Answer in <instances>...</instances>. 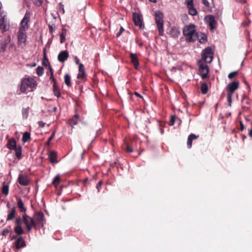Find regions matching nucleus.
<instances>
[{
  "label": "nucleus",
  "mask_w": 252,
  "mask_h": 252,
  "mask_svg": "<svg viewBox=\"0 0 252 252\" xmlns=\"http://www.w3.org/2000/svg\"><path fill=\"white\" fill-rule=\"evenodd\" d=\"M183 33L186 41L189 42H194L198 38L195 26L192 24L186 26L183 29Z\"/></svg>",
  "instance_id": "obj_1"
},
{
  "label": "nucleus",
  "mask_w": 252,
  "mask_h": 252,
  "mask_svg": "<svg viewBox=\"0 0 252 252\" xmlns=\"http://www.w3.org/2000/svg\"><path fill=\"white\" fill-rule=\"evenodd\" d=\"M163 15L162 12L160 11H157L155 13V20L158 28V34L162 36L164 34L163 28Z\"/></svg>",
  "instance_id": "obj_2"
},
{
  "label": "nucleus",
  "mask_w": 252,
  "mask_h": 252,
  "mask_svg": "<svg viewBox=\"0 0 252 252\" xmlns=\"http://www.w3.org/2000/svg\"><path fill=\"white\" fill-rule=\"evenodd\" d=\"M36 86V82L32 78H25L22 81L20 90L22 93H25L28 87L31 88H34Z\"/></svg>",
  "instance_id": "obj_3"
},
{
  "label": "nucleus",
  "mask_w": 252,
  "mask_h": 252,
  "mask_svg": "<svg viewBox=\"0 0 252 252\" xmlns=\"http://www.w3.org/2000/svg\"><path fill=\"white\" fill-rule=\"evenodd\" d=\"M33 219L35 221L36 228L40 229L44 226L45 222L44 215L42 212H36L34 214Z\"/></svg>",
  "instance_id": "obj_4"
},
{
  "label": "nucleus",
  "mask_w": 252,
  "mask_h": 252,
  "mask_svg": "<svg viewBox=\"0 0 252 252\" xmlns=\"http://www.w3.org/2000/svg\"><path fill=\"white\" fill-rule=\"evenodd\" d=\"M22 219L23 222L28 231H30L32 227L35 229H36L35 221L33 218L31 217L27 214H24L22 216Z\"/></svg>",
  "instance_id": "obj_5"
},
{
  "label": "nucleus",
  "mask_w": 252,
  "mask_h": 252,
  "mask_svg": "<svg viewBox=\"0 0 252 252\" xmlns=\"http://www.w3.org/2000/svg\"><path fill=\"white\" fill-rule=\"evenodd\" d=\"M213 58V52L211 48H206L202 52V59L205 62L210 63Z\"/></svg>",
  "instance_id": "obj_6"
},
{
  "label": "nucleus",
  "mask_w": 252,
  "mask_h": 252,
  "mask_svg": "<svg viewBox=\"0 0 252 252\" xmlns=\"http://www.w3.org/2000/svg\"><path fill=\"white\" fill-rule=\"evenodd\" d=\"M30 13L29 12L27 11L24 18L20 23V27L19 28L20 30H23V31H26L28 30L29 27V23L30 22Z\"/></svg>",
  "instance_id": "obj_7"
},
{
  "label": "nucleus",
  "mask_w": 252,
  "mask_h": 252,
  "mask_svg": "<svg viewBox=\"0 0 252 252\" xmlns=\"http://www.w3.org/2000/svg\"><path fill=\"white\" fill-rule=\"evenodd\" d=\"M9 29V25L6 23V16L2 13H0V30L4 32L8 31Z\"/></svg>",
  "instance_id": "obj_8"
},
{
  "label": "nucleus",
  "mask_w": 252,
  "mask_h": 252,
  "mask_svg": "<svg viewBox=\"0 0 252 252\" xmlns=\"http://www.w3.org/2000/svg\"><path fill=\"white\" fill-rule=\"evenodd\" d=\"M26 31H23V30H19L18 32V44L19 46L24 44L26 45L27 40Z\"/></svg>",
  "instance_id": "obj_9"
},
{
  "label": "nucleus",
  "mask_w": 252,
  "mask_h": 252,
  "mask_svg": "<svg viewBox=\"0 0 252 252\" xmlns=\"http://www.w3.org/2000/svg\"><path fill=\"white\" fill-rule=\"evenodd\" d=\"M17 181L22 186H28L30 184V179L25 174H20L18 176Z\"/></svg>",
  "instance_id": "obj_10"
},
{
  "label": "nucleus",
  "mask_w": 252,
  "mask_h": 252,
  "mask_svg": "<svg viewBox=\"0 0 252 252\" xmlns=\"http://www.w3.org/2000/svg\"><path fill=\"white\" fill-rule=\"evenodd\" d=\"M239 82L235 80L229 83L226 87L227 93L233 94L234 92L239 88Z\"/></svg>",
  "instance_id": "obj_11"
},
{
  "label": "nucleus",
  "mask_w": 252,
  "mask_h": 252,
  "mask_svg": "<svg viewBox=\"0 0 252 252\" xmlns=\"http://www.w3.org/2000/svg\"><path fill=\"white\" fill-rule=\"evenodd\" d=\"M185 3L189 9V13L190 15L195 16L197 14L196 9L193 6V0H185Z\"/></svg>",
  "instance_id": "obj_12"
},
{
  "label": "nucleus",
  "mask_w": 252,
  "mask_h": 252,
  "mask_svg": "<svg viewBox=\"0 0 252 252\" xmlns=\"http://www.w3.org/2000/svg\"><path fill=\"white\" fill-rule=\"evenodd\" d=\"M129 57L130 59V63L133 64L134 68L135 69H138L139 63L137 54L130 53Z\"/></svg>",
  "instance_id": "obj_13"
},
{
  "label": "nucleus",
  "mask_w": 252,
  "mask_h": 252,
  "mask_svg": "<svg viewBox=\"0 0 252 252\" xmlns=\"http://www.w3.org/2000/svg\"><path fill=\"white\" fill-rule=\"evenodd\" d=\"M180 28L175 26L172 27L169 31V34L171 37L176 38L180 35Z\"/></svg>",
  "instance_id": "obj_14"
},
{
  "label": "nucleus",
  "mask_w": 252,
  "mask_h": 252,
  "mask_svg": "<svg viewBox=\"0 0 252 252\" xmlns=\"http://www.w3.org/2000/svg\"><path fill=\"white\" fill-rule=\"evenodd\" d=\"M132 19L135 26L139 27L140 28L142 27V22L140 15L137 13H133L132 15Z\"/></svg>",
  "instance_id": "obj_15"
},
{
  "label": "nucleus",
  "mask_w": 252,
  "mask_h": 252,
  "mask_svg": "<svg viewBox=\"0 0 252 252\" xmlns=\"http://www.w3.org/2000/svg\"><path fill=\"white\" fill-rule=\"evenodd\" d=\"M11 37L8 35L7 38L3 41H0V52H4L6 50L7 45L10 42Z\"/></svg>",
  "instance_id": "obj_16"
},
{
  "label": "nucleus",
  "mask_w": 252,
  "mask_h": 252,
  "mask_svg": "<svg viewBox=\"0 0 252 252\" xmlns=\"http://www.w3.org/2000/svg\"><path fill=\"white\" fill-rule=\"evenodd\" d=\"M14 245L17 249L24 248L26 246L25 241L22 237H19L14 242Z\"/></svg>",
  "instance_id": "obj_17"
},
{
  "label": "nucleus",
  "mask_w": 252,
  "mask_h": 252,
  "mask_svg": "<svg viewBox=\"0 0 252 252\" xmlns=\"http://www.w3.org/2000/svg\"><path fill=\"white\" fill-rule=\"evenodd\" d=\"M68 57V52L66 50L62 51L58 55V60L59 62L63 63L67 60Z\"/></svg>",
  "instance_id": "obj_18"
},
{
  "label": "nucleus",
  "mask_w": 252,
  "mask_h": 252,
  "mask_svg": "<svg viewBox=\"0 0 252 252\" xmlns=\"http://www.w3.org/2000/svg\"><path fill=\"white\" fill-rule=\"evenodd\" d=\"M7 217L6 219L7 221H10L13 220L16 217L17 214L16 208L13 207L10 210L7 212Z\"/></svg>",
  "instance_id": "obj_19"
},
{
  "label": "nucleus",
  "mask_w": 252,
  "mask_h": 252,
  "mask_svg": "<svg viewBox=\"0 0 252 252\" xmlns=\"http://www.w3.org/2000/svg\"><path fill=\"white\" fill-rule=\"evenodd\" d=\"M208 23L211 30H214L216 27L217 22L215 20L214 16L209 15L208 16Z\"/></svg>",
  "instance_id": "obj_20"
},
{
  "label": "nucleus",
  "mask_w": 252,
  "mask_h": 252,
  "mask_svg": "<svg viewBox=\"0 0 252 252\" xmlns=\"http://www.w3.org/2000/svg\"><path fill=\"white\" fill-rule=\"evenodd\" d=\"M199 137V135H196L194 134H190L188 138L187 145L188 148L190 149L192 147V141L197 139Z\"/></svg>",
  "instance_id": "obj_21"
},
{
  "label": "nucleus",
  "mask_w": 252,
  "mask_h": 252,
  "mask_svg": "<svg viewBox=\"0 0 252 252\" xmlns=\"http://www.w3.org/2000/svg\"><path fill=\"white\" fill-rule=\"evenodd\" d=\"M17 207L19 208L20 211L22 213H25L27 211L26 208L24 206V204L22 200L20 198H17Z\"/></svg>",
  "instance_id": "obj_22"
},
{
  "label": "nucleus",
  "mask_w": 252,
  "mask_h": 252,
  "mask_svg": "<svg viewBox=\"0 0 252 252\" xmlns=\"http://www.w3.org/2000/svg\"><path fill=\"white\" fill-rule=\"evenodd\" d=\"M79 121V116L75 114L72 118L69 120L68 124L73 127V126L77 125Z\"/></svg>",
  "instance_id": "obj_23"
},
{
  "label": "nucleus",
  "mask_w": 252,
  "mask_h": 252,
  "mask_svg": "<svg viewBox=\"0 0 252 252\" xmlns=\"http://www.w3.org/2000/svg\"><path fill=\"white\" fill-rule=\"evenodd\" d=\"M7 147L10 150H13L17 147L16 142L14 138L10 139L8 141Z\"/></svg>",
  "instance_id": "obj_24"
},
{
  "label": "nucleus",
  "mask_w": 252,
  "mask_h": 252,
  "mask_svg": "<svg viewBox=\"0 0 252 252\" xmlns=\"http://www.w3.org/2000/svg\"><path fill=\"white\" fill-rule=\"evenodd\" d=\"M49 158L51 163H57V153L55 151H51L49 155Z\"/></svg>",
  "instance_id": "obj_25"
},
{
  "label": "nucleus",
  "mask_w": 252,
  "mask_h": 252,
  "mask_svg": "<svg viewBox=\"0 0 252 252\" xmlns=\"http://www.w3.org/2000/svg\"><path fill=\"white\" fill-rule=\"evenodd\" d=\"M53 94L54 95L58 98L61 96V92L60 88L57 86L56 82L53 83Z\"/></svg>",
  "instance_id": "obj_26"
},
{
  "label": "nucleus",
  "mask_w": 252,
  "mask_h": 252,
  "mask_svg": "<svg viewBox=\"0 0 252 252\" xmlns=\"http://www.w3.org/2000/svg\"><path fill=\"white\" fill-rule=\"evenodd\" d=\"M30 107H27L26 108H23L22 110V114L23 118L24 119H27L29 116V114L30 112Z\"/></svg>",
  "instance_id": "obj_27"
},
{
  "label": "nucleus",
  "mask_w": 252,
  "mask_h": 252,
  "mask_svg": "<svg viewBox=\"0 0 252 252\" xmlns=\"http://www.w3.org/2000/svg\"><path fill=\"white\" fill-rule=\"evenodd\" d=\"M14 232L18 235H21L24 233V231L21 226L16 225L14 228Z\"/></svg>",
  "instance_id": "obj_28"
},
{
  "label": "nucleus",
  "mask_w": 252,
  "mask_h": 252,
  "mask_svg": "<svg viewBox=\"0 0 252 252\" xmlns=\"http://www.w3.org/2000/svg\"><path fill=\"white\" fill-rule=\"evenodd\" d=\"M22 149V147L19 146L13 149L15 151V156L19 159L21 158Z\"/></svg>",
  "instance_id": "obj_29"
},
{
  "label": "nucleus",
  "mask_w": 252,
  "mask_h": 252,
  "mask_svg": "<svg viewBox=\"0 0 252 252\" xmlns=\"http://www.w3.org/2000/svg\"><path fill=\"white\" fill-rule=\"evenodd\" d=\"M1 192L4 195H7L9 192V186L3 183L1 188Z\"/></svg>",
  "instance_id": "obj_30"
},
{
  "label": "nucleus",
  "mask_w": 252,
  "mask_h": 252,
  "mask_svg": "<svg viewBox=\"0 0 252 252\" xmlns=\"http://www.w3.org/2000/svg\"><path fill=\"white\" fill-rule=\"evenodd\" d=\"M66 30L64 28L62 29V31L60 34L61 43L62 44L65 41V35H66Z\"/></svg>",
  "instance_id": "obj_31"
},
{
  "label": "nucleus",
  "mask_w": 252,
  "mask_h": 252,
  "mask_svg": "<svg viewBox=\"0 0 252 252\" xmlns=\"http://www.w3.org/2000/svg\"><path fill=\"white\" fill-rule=\"evenodd\" d=\"M31 140V134L29 132H25L24 133L22 141L24 143L29 141Z\"/></svg>",
  "instance_id": "obj_32"
},
{
  "label": "nucleus",
  "mask_w": 252,
  "mask_h": 252,
  "mask_svg": "<svg viewBox=\"0 0 252 252\" xmlns=\"http://www.w3.org/2000/svg\"><path fill=\"white\" fill-rule=\"evenodd\" d=\"M64 83L65 85L68 87H70L71 86V83L70 81V76L67 73L65 74L64 75Z\"/></svg>",
  "instance_id": "obj_33"
},
{
  "label": "nucleus",
  "mask_w": 252,
  "mask_h": 252,
  "mask_svg": "<svg viewBox=\"0 0 252 252\" xmlns=\"http://www.w3.org/2000/svg\"><path fill=\"white\" fill-rule=\"evenodd\" d=\"M42 65L44 66H48L50 65V63L46 57V54L45 52V49L44 50V57L43 60L42 61Z\"/></svg>",
  "instance_id": "obj_34"
},
{
  "label": "nucleus",
  "mask_w": 252,
  "mask_h": 252,
  "mask_svg": "<svg viewBox=\"0 0 252 252\" xmlns=\"http://www.w3.org/2000/svg\"><path fill=\"white\" fill-rule=\"evenodd\" d=\"M123 149L127 153H130L133 152V149L131 146L127 143H126L123 146Z\"/></svg>",
  "instance_id": "obj_35"
},
{
  "label": "nucleus",
  "mask_w": 252,
  "mask_h": 252,
  "mask_svg": "<svg viewBox=\"0 0 252 252\" xmlns=\"http://www.w3.org/2000/svg\"><path fill=\"white\" fill-rule=\"evenodd\" d=\"M199 70L201 73H208L209 68L208 66L206 65H200L199 66Z\"/></svg>",
  "instance_id": "obj_36"
},
{
  "label": "nucleus",
  "mask_w": 252,
  "mask_h": 252,
  "mask_svg": "<svg viewBox=\"0 0 252 252\" xmlns=\"http://www.w3.org/2000/svg\"><path fill=\"white\" fill-rule=\"evenodd\" d=\"M201 91L203 94H206L208 92V86L206 83H203L201 86Z\"/></svg>",
  "instance_id": "obj_37"
},
{
  "label": "nucleus",
  "mask_w": 252,
  "mask_h": 252,
  "mask_svg": "<svg viewBox=\"0 0 252 252\" xmlns=\"http://www.w3.org/2000/svg\"><path fill=\"white\" fill-rule=\"evenodd\" d=\"M60 180H61L60 177L59 176H58V175L56 176L54 178V180H53V181L52 182L53 185L55 187H57L59 185V183L60 182Z\"/></svg>",
  "instance_id": "obj_38"
},
{
  "label": "nucleus",
  "mask_w": 252,
  "mask_h": 252,
  "mask_svg": "<svg viewBox=\"0 0 252 252\" xmlns=\"http://www.w3.org/2000/svg\"><path fill=\"white\" fill-rule=\"evenodd\" d=\"M44 73V68L41 66H38L36 68V73L38 76H41Z\"/></svg>",
  "instance_id": "obj_39"
},
{
  "label": "nucleus",
  "mask_w": 252,
  "mask_h": 252,
  "mask_svg": "<svg viewBox=\"0 0 252 252\" xmlns=\"http://www.w3.org/2000/svg\"><path fill=\"white\" fill-rule=\"evenodd\" d=\"M86 72H79L77 74V78L79 79H84L86 78Z\"/></svg>",
  "instance_id": "obj_40"
},
{
  "label": "nucleus",
  "mask_w": 252,
  "mask_h": 252,
  "mask_svg": "<svg viewBox=\"0 0 252 252\" xmlns=\"http://www.w3.org/2000/svg\"><path fill=\"white\" fill-rule=\"evenodd\" d=\"M238 71H234L230 73L228 75V78L230 79H232L234 78L236 76L238 75Z\"/></svg>",
  "instance_id": "obj_41"
},
{
  "label": "nucleus",
  "mask_w": 252,
  "mask_h": 252,
  "mask_svg": "<svg viewBox=\"0 0 252 252\" xmlns=\"http://www.w3.org/2000/svg\"><path fill=\"white\" fill-rule=\"evenodd\" d=\"M233 94L227 93V99L229 106H231L232 96Z\"/></svg>",
  "instance_id": "obj_42"
},
{
  "label": "nucleus",
  "mask_w": 252,
  "mask_h": 252,
  "mask_svg": "<svg viewBox=\"0 0 252 252\" xmlns=\"http://www.w3.org/2000/svg\"><path fill=\"white\" fill-rule=\"evenodd\" d=\"M15 223L17 224L16 225L21 226L22 224V220L20 217H18L16 218Z\"/></svg>",
  "instance_id": "obj_43"
},
{
  "label": "nucleus",
  "mask_w": 252,
  "mask_h": 252,
  "mask_svg": "<svg viewBox=\"0 0 252 252\" xmlns=\"http://www.w3.org/2000/svg\"><path fill=\"white\" fill-rule=\"evenodd\" d=\"M175 119H176L175 116H172L171 117V118H170V120L169 121V125L170 126H173L174 125L175 122Z\"/></svg>",
  "instance_id": "obj_44"
},
{
  "label": "nucleus",
  "mask_w": 252,
  "mask_h": 252,
  "mask_svg": "<svg viewBox=\"0 0 252 252\" xmlns=\"http://www.w3.org/2000/svg\"><path fill=\"white\" fill-rule=\"evenodd\" d=\"M32 1L34 4L38 6H40L43 3V0H32Z\"/></svg>",
  "instance_id": "obj_45"
},
{
  "label": "nucleus",
  "mask_w": 252,
  "mask_h": 252,
  "mask_svg": "<svg viewBox=\"0 0 252 252\" xmlns=\"http://www.w3.org/2000/svg\"><path fill=\"white\" fill-rule=\"evenodd\" d=\"M79 72H85L84 66L82 63H79Z\"/></svg>",
  "instance_id": "obj_46"
},
{
  "label": "nucleus",
  "mask_w": 252,
  "mask_h": 252,
  "mask_svg": "<svg viewBox=\"0 0 252 252\" xmlns=\"http://www.w3.org/2000/svg\"><path fill=\"white\" fill-rule=\"evenodd\" d=\"M102 184V181H99L98 182V183L97 184L96 188L98 189V191H99V188H101Z\"/></svg>",
  "instance_id": "obj_47"
},
{
  "label": "nucleus",
  "mask_w": 252,
  "mask_h": 252,
  "mask_svg": "<svg viewBox=\"0 0 252 252\" xmlns=\"http://www.w3.org/2000/svg\"><path fill=\"white\" fill-rule=\"evenodd\" d=\"M55 137V132H53L51 135L49 137L47 143L49 144L50 141H51Z\"/></svg>",
  "instance_id": "obj_48"
},
{
  "label": "nucleus",
  "mask_w": 252,
  "mask_h": 252,
  "mask_svg": "<svg viewBox=\"0 0 252 252\" xmlns=\"http://www.w3.org/2000/svg\"><path fill=\"white\" fill-rule=\"evenodd\" d=\"M9 233V230L7 228L3 229L2 232L3 236H6Z\"/></svg>",
  "instance_id": "obj_49"
},
{
  "label": "nucleus",
  "mask_w": 252,
  "mask_h": 252,
  "mask_svg": "<svg viewBox=\"0 0 252 252\" xmlns=\"http://www.w3.org/2000/svg\"><path fill=\"white\" fill-rule=\"evenodd\" d=\"M240 130L241 131L244 130L245 129V126L243 124V123H242V122H241V121L240 122Z\"/></svg>",
  "instance_id": "obj_50"
},
{
  "label": "nucleus",
  "mask_w": 252,
  "mask_h": 252,
  "mask_svg": "<svg viewBox=\"0 0 252 252\" xmlns=\"http://www.w3.org/2000/svg\"><path fill=\"white\" fill-rule=\"evenodd\" d=\"M124 31V29L123 27H121L119 32L116 34V36L119 37L122 33V32Z\"/></svg>",
  "instance_id": "obj_51"
},
{
  "label": "nucleus",
  "mask_w": 252,
  "mask_h": 252,
  "mask_svg": "<svg viewBox=\"0 0 252 252\" xmlns=\"http://www.w3.org/2000/svg\"><path fill=\"white\" fill-rule=\"evenodd\" d=\"M38 123L39 126L41 127H43L45 125V123L42 121H39Z\"/></svg>",
  "instance_id": "obj_52"
},
{
  "label": "nucleus",
  "mask_w": 252,
  "mask_h": 252,
  "mask_svg": "<svg viewBox=\"0 0 252 252\" xmlns=\"http://www.w3.org/2000/svg\"><path fill=\"white\" fill-rule=\"evenodd\" d=\"M202 3L206 6H209V3L207 0H202Z\"/></svg>",
  "instance_id": "obj_53"
},
{
  "label": "nucleus",
  "mask_w": 252,
  "mask_h": 252,
  "mask_svg": "<svg viewBox=\"0 0 252 252\" xmlns=\"http://www.w3.org/2000/svg\"><path fill=\"white\" fill-rule=\"evenodd\" d=\"M208 77V73H201V77L202 79L206 78Z\"/></svg>",
  "instance_id": "obj_54"
},
{
  "label": "nucleus",
  "mask_w": 252,
  "mask_h": 252,
  "mask_svg": "<svg viewBox=\"0 0 252 252\" xmlns=\"http://www.w3.org/2000/svg\"><path fill=\"white\" fill-rule=\"evenodd\" d=\"M50 80H51L52 81H53L54 83L55 82H56V79L54 77V75L53 74H51L50 75Z\"/></svg>",
  "instance_id": "obj_55"
},
{
  "label": "nucleus",
  "mask_w": 252,
  "mask_h": 252,
  "mask_svg": "<svg viewBox=\"0 0 252 252\" xmlns=\"http://www.w3.org/2000/svg\"><path fill=\"white\" fill-rule=\"evenodd\" d=\"M74 61H75V63H76V64L79 65V63H80L79 62V60L77 57H75Z\"/></svg>",
  "instance_id": "obj_56"
},
{
  "label": "nucleus",
  "mask_w": 252,
  "mask_h": 252,
  "mask_svg": "<svg viewBox=\"0 0 252 252\" xmlns=\"http://www.w3.org/2000/svg\"><path fill=\"white\" fill-rule=\"evenodd\" d=\"M48 66H49V69L50 72V75L53 74V70L52 67L51 66L50 64L49 65H48Z\"/></svg>",
  "instance_id": "obj_57"
},
{
  "label": "nucleus",
  "mask_w": 252,
  "mask_h": 252,
  "mask_svg": "<svg viewBox=\"0 0 252 252\" xmlns=\"http://www.w3.org/2000/svg\"><path fill=\"white\" fill-rule=\"evenodd\" d=\"M49 30L50 32H51V33L53 32V28L52 26L49 25Z\"/></svg>",
  "instance_id": "obj_58"
},
{
  "label": "nucleus",
  "mask_w": 252,
  "mask_h": 252,
  "mask_svg": "<svg viewBox=\"0 0 252 252\" xmlns=\"http://www.w3.org/2000/svg\"><path fill=\"white\" fill-rule=\"evenodd\" d=\"M134 94L137 96H138L139 97H142V96L139 94H138L137 92H135Z\"/></svg>",
  "instance_id": "obj_59"
},
{
  "label": "nucleus",
  "mask_w": 252,
  "mask_h": 252,
  "mask_svg": "<svg viewBox=\"0 0 252 252\" xmlns=\"http://www.w3.org/2000/svg\"><path fill=\"white\" fill-rule=\"evenodd\" d=\"M17 236L16 235H13L12 237H11V240H13V239H17Z\"/></svg>",
  "instance_id": "obj_60"
},
{
  "label": "nucleus",
  "mask_w": 252,
  "mask_h": 252,
  "mask_svg": "<svg viewBox=\"0 0 252 252\" xmlns=\"http://www.w3.org/2000/svg\"><path fill=\"white\" fill-rule=\"evenodd\" d=\"M201 39H202L203 41H206L207 38L204 35V36L202 37Z\"/></svg>",
  "instance_id": "obj_61"
},
{
  "label": "nucleus",
  "mask_w": 252,
  "mask_h": 252,
  "mask_svg": "<svg viewBox=\"0 0 252 252\" xmlns=\"http://www.w3.org/2000/svg\"><path fill=\"white\" fill-rule=\"evenodd\" d=\"M88 181V179L87 178H86L84 180V183L85 184L86 183H87Z\"/></svg>",
  "instance_id": "obj_62"
},
{
  "label": "nucleus",
  "mask_w": 252,
  "mask_h": 252,
  "mask_svg": "<svg viewBox=\"0 0 252 252\" xmlns=\"http://www.w3.org/2000/svg\"><path fill=\"white\" fill-rule=\"evenodd\" d=\"M150 2L156 3L157 2V0H149Z\"/></svg>",
  "instance_id": "obj_63"
},
{
  "label": "nucleus",
  "mask_w": 252,
  "mask_h": 252,
  "mask_svg": "<svg viewBox=\"0 0 252 252\" xmlns=\"http://www.w3.org/2000/svg\"><path fill=\"white\" fill-rule=\"evenodd\" d=\"M246 103L249 104V101L248 99H247V101H246Z\"/></svg>",
  "instance_id": "obj_64"
}]
</instances>
